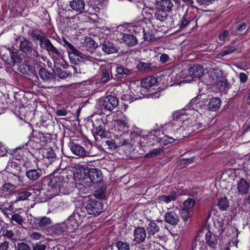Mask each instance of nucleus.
<instances>
[{
    "label": "nucleus",
    "instance_id": "nucleus-13",
    "mask_svg": "<svg viewBox=\"0 0 250 250\" xmlns=\"http://www.w3.org/2000/svg\"><path fill=\"white\" fill-rule=\"evenodd\" d=\"M64 223L57 224L49 227L46 231L47 234L52 236L60 235L63 234L65 232H67Z\"/></svg>",
    "mask_w": 250,
    "mask_h": 250
},
{
    "label": "nucleus",
    "instance_id": "nucleus-31",
    "mask_svg": "<svg viewBox=\"0 0 250 250\" xmlns=\"http://www.w3.org/2000/svg\"><path fill=\"white\" fill-rule=\"evenodd\" d=\"M173 5L170 0H161L157 2L156 9L166 11L167 13L171 10Z\"/></svg>",
    "mask_w": 250,
    "mask_h": 250
},
{
    "label": "nucleus",
    "instance_id": "nucleus-19",
    "mask_svg": "<svg viewBox=\"0 0 250 250\" xmlns=\"http://www.w3.org/2000/svg\"><path fill=\"white\" fill-rule=\"evenodd\" d=\"M71 152L75 155L79 156H84L86 155L87 150L84 147L76 143L75 142H69L68 144Z\"/></svg>",
    "mask_w": 250,
    "mask_h": 250
},
{
    "label": "nucleus",
    "instance_id": "nucleus-48",
    "mask_svg": "<svg viewBox=\"0 0 250 250\" xmlns=\"http://www.w3.org/2000/svg\"><path fill=\"white\" fill-rule=\"evenodd\" d=\"M93 131L94 132V134L96 135V136H100L101 139L105 137L107 135V132L105 128H104V126L93 129Z\"/></svg>",
    "mask_w": 250,
    "mask_h": 250
},
{
    "label": "nucleus",
    "instance_id": "nucleus-61",
    "mask_svg": "<svg viewBox=\"0 0 250 250\" xmlns=\"http://www.w3.org/2000/svg\"><path fill=\"white\" fill-rule=\"evenodd\" d=\"M41 125L43 127H47L48 126L51 124L52 122L51 120L47 119L46 117L43 116L40 121Z\"/></svg>",
    "mask_w": 250,
    "mask_h": 250
},
{
    "label": "nucleus",
    "instance_id": "nucleus-16",
    "mask_svg": "<svg viewBox=\"0 0 250 250\" xmlns=\"http://www.w3.org/2000/svg\"><path fill=\"white\" fill-rule=\"evenodd\" d=\"M76 182V188L79 189V194H81L82 196L83 194L88 192L89 187L91 185L88 182L86 179H82L81 180H76L74 178Z\"/></svg>",
    "mask_w": 250,
    "mask_h": 250
},
{
    "label": "nucleus",
    "instance_id": "nucleus-15",
    "mask_svg": "<svg viewBox=\"0 0 250 250\" xmlns=\"http://www.w3.org/2000/svg\"><path fill=\"white\" fill-rule=\"evenodd\" d=\"M134 241L137 244L144 242L146 238V230L143 227L135 228L133 231Z\"/></svg>",
    "mask_w": 250,
    "mask_h": 250
},
{
    "label": "nucleus",
    "instance_id": "nucleus-9",
    "mask_svg": "<svg viewBox=\"0 0 250 250\" xmlns=\"http://www.w3.org/2000/svg\"><path fill=\"white\" fill-rule=\"evenodd\" d=\"M118 104V100L114 96L109 95L101 99L99 102V105L101 109L112 111L116 108Z\"/></svg>",
    "mask_w": 250,
    "mask_h": 250
},
{
    "label": "nucleus",
    "instance_id": "nucleus-26",
    "mask_svg": "<svg viewBox=\"0 0 250 250\" xmlns=\"http://www.w3.org/2000/svg\"><path fill=\"white\" fill-rule=\"evenodd\" d=\"M213 84L215 85L221 91H226L229 88V83L224 77L218 78L217 81Z\"/></svg>",
    "mask_w": 250,
    "mask_h": 250
},
{
    "label": "nucleus",
    "instance_id": "nucleus-52",
    "mask_svg": "<svg viewBox=\"0 0 250 250\" xmlns=\"http://www.w3.org/2000/svg\"><path fill=\"white\" fill-rule=\"evenodd\" d=\"M10 222H15L17 224L21 225L23 222V219L19 213H14L10 217Z\"/></svg>",
    "mask_w": 250,
    "mask_h": 250
},
{
    "label": "nucleus",
    "instance_id": "nucleus-2",
    "mask_svg": "<svg viewBox=\"0 0 250 250\" xmlns=\"http://www.w3.org/2000/svg\"><path fill=\"white\" fill-rule=\"evenodd\" d=\"M67 176L64 173L55 172L51 177L48 185L52 189L63 194H69L71 191L70 185Z\"/></svg>",
    "mask_w": 250,
    "mask_h": 250
},
{
    "label": "nucleus",
    "instance_id": "nucleus-6",
    "mask_svg": "<svg viewBox=\"0 0 250 250\" xmlns=\"http://www.w3.org/2000/svg\"><path fill=\"white\" fill-rule=\"evenodd\" d=\"M19 47L20 50L30 59L37 60L43 57L34 47L33 43L24 37L20 41Z\"/></svg>",
    "mask_w": 250,
    "mask_h": 250
},
{
    "label": "nucleus",
    "instance_id": "nucleus-30",
    "mask_svg": "<svg viewBox=\"0 0 250 250\" xmlns=\"http://www.w3.org/2000/svg\"><path fill=\"white\" fill-rule=\"evenodd\" d=\"M203 74V68L199 65H194L189 68V74L193 78H200Z\"/></svg>",
    "mask_w": 250,
    "mask_h": 250
},
{
    "label": "nucleus",
    "instance_id": "nucleus-43",
    "mask_svg": "<svg viewBox=\"0 0 250 250\" xmlns=\"http://www.w3.org/2000/svg\"><path fill=\"white\" fill-rule=\"evenodd\" d=\"M14 236V232L12 229L8 230L7 229H4L2 230L1 236H0V240L3 237L2 240L8 239L12 241H14L15 239L13 238Z\"/></svg>",
    "mask_w": 250,
    "mask_h": 250
},
{
    "label": "nucleus",
    "instance_id": "nucleus-51",
    "mask_svg": "<svg viewBox=\"0 0 250 250\" xmlns=\"http://www.w3.org/2000/svg\"><path fill=\"white\" fill-rule=\"evenodd\" d=\"M87 144L90 146L89 149L87 151L88 155L89 156H97L100 154V151L97 150V148L95 146L92 145V142H87Z\"/></svg>",
    "mask_w": 250,
    "mask_h": 250
},
{
    "label": "nucleus",
    "instance_id": "nucleus-56",
    "mask_svg": "<svg viewBox=\"0 0 250 250\" xmlns=\"http://www.w3.org/2000/svg\"><path fill=\"white\" fill-rule=\"evenodd\" d=\"M39 44L41 48H43L45 50L47 49V48L50 46V45L52 44L50 40L46 36H45L43 38V39L41 42L39 43Z\"/></svg>",
    "mask_w": 250,
    "mask_h": 250
},
{
    "label": "nucleus",
    "instance_id": "nucleus-24",
    "mask_svg": "<svg viewBox=\"0 0 250 250\" xmlns=\"http://www.w3.org/2000/svg\"><path fill=\"white\" fill-rule=\"evenodd\" d=\"M165 221L171 225H176L179 222L178 215L174 211L167 212L165 216Z\"/></svg>",
    "mask_w": 250,
    "mask_h": 250
},
{
    "label": "nucleus",
    "instance_id": "nucleus-27",
    "mask_svg": "<svg viewBox=\"0 0 250 250\" xmlns=\"http://www.w3.org/2000/svg\"><path fill=\"white\" fill-rule=\"evenodd\" d=\"M116 74L115 77L117 79H122L131 74L132 71L130 69L124 66H118L116 69Z\"/></svg>",
    "mask_w": 250,
    "mask_h": 250
},
{
    "label": "nucleus",
    "instance_id": "nucleus-12",
    "mask_svg": "<svg viewBox=\"0 0 250 250\" xmlns=\"http://www.w3.org/2000/svg\"><path fill=\"white\" fill-rule=\"evenodd\" d=\"M52 223V220L50 217L46 216L37 217L33 220V224L37 228L44 230L48 229L49 226Z\"/></svg>",
    "mask_w": 250,
    "mask_h": 250
},
{
    "label": "nucleus",
    "instance_id": "nucleus-20",
    "mask_svg": "<svg viewBox=\"0 0 250 250\" xmlns=\"http://www.w3.org/2000/svg\"><path fill=\"white\" fill-rule=\"evenodd\" d=\"M7 182H9L14 187L17 188L24 185L22 180L23 177H21L20 175H16L12 173V172L7 173Z\"/></svg>",
    "mask_w": 250,
    "mask_h": 250
},
{
    "label": "nucleus",
    "instance_id": "nucleus-40",
    "mask_svg": "<svg viewBox=\"0 0 250 250\" xmlns=\"http://www.w3.org/2000/svg\"><path fill=\"white\" fill-rule=\"evenodd\" d=\"M217 206L218 208L222 211L227 210L229 206V202L227 197L224 196L218 200Z\"/></svg>",
    "mask_w": 250,
    "mask_h": 250
},
{
    "label": "nucleus",
    "instance_id": "nucleus-35",
    "mask_svg": "<svg viewBox=\"0 0 250 250\" xmlns=\"http://www.w3.org/2000/svg\"><path fill=\"white\" fill-rule=\"evenodd\" d=\"M106 118L103 117H101L100 116L93 117V119L91 120L90 122L93 128H96L97 127H101L105 125V124H107L106 122Z\"/></svg>",
    "mask_w": 250,
    "mask_h": 250
},
{
    "label": "nucleus",
    "instance_id": "nucleus-46",
    "mask_svg": "<svg viewBox=\"0 0 250 250\" xmlns=\"http://www.w3.org/2000/svg\"><path fill=\"white\" fill-rule=\"evenodd\" d=\"M10 50V55L13 63H18L21 62L22 58L20 55L18 51H14Z\"/></svg>",
    "mask_w": 250,
    "mask_h": 250
},
{
    "label": "nucleus",
    "instance_id": "nucleus-7",
    "mask_svg": "<svg viewBox=\"0 0 250 250\" xmlns=\"http://www.w3.org/2000/svg\"><path fill=\"white\" fill-rule=\"evenodd\" d=\"M78 212H74L70 215L63 223L65 226L67 233H71L75 231L78 228V227L81 224L82 220L78 208L77 209Z\"/></svg>",
    "mask_w": 250,
    "mask_h": 250
},
{
    "label": "nucleus",
    "instance_id": "nucleus-49",
    "mask_svg": "<svg viewBox=\"0 0 250 250\" xmlns=\"http://www.w3.org/2000/svg\"><path fill=\"white\" fill-rule=\"evenodd\" d=\"M115 246L118 250H130V246L128 243L122 241L116 242Z\"/></svg>",
    "mask_w": 250,
    "mask_h": 250
},
{
    "label": "nucleus",
    "instance_id": "nucleus-64",
    "mask_svg": "<svg viewBox=\"0 0 250 250\" xmlns=\"http://www.w3.org/2000/svg\"><path fill=\"white\" fill-rule=\"evenodd\" d=\"M32 250H45L46 249V245L42 244L41 242L34 244Z\"/></svg>",
    "mask_w": 250,
    "mask_h": 250
},
{
    "label": "nucleus",
    "instance_id": "nucleus-1",
    "mask_svg": "<svg viewBox=\"0 0 250 250\" xmlns=\"http://www.w3.org/2000/svg\"><path fill=\"white\" fill-rule=\"evenodd\" d=\"M73 177L76 180L86 179L91 185L97 184L103 180L102 171L96 168L89 167L87 166H79L73 171Z\"/></svg>",
    "mask_w": 250,
    "mask_h": 250
},
{
    "label": "nucleus",
    "instance_id": "nucleus-59",
    "mask_svg": "<svg viewBox=\"0 0 250 250\" xmlns=\"http://www.w3.org/2000/svg\"><path fill=\"white\" fill-rule=\"evenodd\" d=\"M180 215L182 219L186 222L190 217V212L188 208H183L181 211Z\"/></svg>",
    "mask_w": 250,
    "mask_h": 250
},
{
    "label": "nucleus",
    "instance_id": "nucleus-11",
    "mask_svg": "<svg viewBox=\"0 0 250 250\" xmlns=\"http://www.w3.org/2000/svg\"><path fill=\"white\" fill-rule=\"evenodd\" d=\"M168 15L166 11L156 9L154 15L152 16L151 23L153 26L154 24H157L158 27L164 26V23Z\"/></svg>",
    "mask_w": 250,
    "mask_h": 250
},
{
    "label": "nucleus",
    "instance_id": "nucleus-18",
    "mask_svg": "<svg viewBox=\"0 0 250 250\" xmlns=\"http://www.w3.org/2000/svg\"><path fill=\"white\" fill-rule=\"evenodd\" d=\"M188 114L187 110L181 109L174 112L172 117L173 120L182 122L185 125H188V123L191 121L189 118H187Z\"/></svg>",
    "mask_w": 250,
    "mask_h": 250
},
{
    "label": "nucleus",
    "instance_id": "nucleus-22",
    "mask_svg": "<svg viewBox=\"0 0 250 250\" xmlns=\"http://www.w3.org/2000/svg\"><path fill=\"white\" fill-rule=\"evenodd\" d=\"M218 237L208 230L205 235L206 243L210 248L215 249L218 245Z\"/></svg>",
    "mask_w": 250,
    "mask_h": 250
},
{
    "label": "nucleus",
    "instance_id": "nucleus-34",
    "mask_svg": "<svg viewBox=\"0 0 250 250\" xmlns=\"http://www.w3.org/2000/svg\"><path fill=\"white\" fill-rule=\"evenodd\" d=\"M39 73L41 78L44 81L49 82L55 79L54 75L47 71L45 68H40Z\"/></svg>",
    "mask_w": 250,
    "mask_h": 250
},
{
    "label": "nucleus",
    "instance_id": "nucleus-14",
    "mask_svg": "<svg viewBox=\"0 0 250 250\" xmlns=\"http://www.w3.org/2000/svg\"><path fill=\"white\" fill-rule=\"evenodd\" d=\"M237 189L239 194H247L250 189V181L241 178L237 182Z\"/></svg>",
    "mask_w": 250,
    "mask_h": 250
},
{
    "label": "nucleus",
    "instance_id": "nucleus-36",
    "mask_svg": "<svg viewBox=\"0 0 250 250\" xmlns=\"http://www.w3.org/2000/svg\"><path fill=\"white\" fill-rule=\"evenodd\" d=\"M149 223L146 227V230L149 236H153L160 230V228L155 220H149Z\"/></svg>",
    "mask_w": 250,
    "mask_h": 250
},
{
    "label": "nucleus",
    "instance_id": "nucleus-44",
    "mask_svg": "<svg viewBox=\"0 0 250 250\" xmlns=\"http://www.w3.org/2000/svg\"><path fill=\"white\" fill-rule=\"evenodd\" d=\"M111 76V72L110 70L104 68L102 70V74H101V83H107L110 80V78Z\"/></svg>",
    "mask_w": 250,
    "mask_h": 250
},
{
    "label": "nucleus",
    "instance_id": "nucleus-58",
    "mask_svg": "<svg viewBox=\"0 0 250 250\" xmlns=\"http://www.w3.org/2000/svg\"><path fill=\"white\" fill-rule=\"evenodd\" d=\"M16 250H31L30 246L23 242L18 243L16 247Z\"/></svg>",
    "mask_w": 250,
    "mask_h": 250
},
{
    "label": "nucleus",
    "instance_id": "nucleus-33",
    "mask_svg": "<svg viewBox=\"0 0 250 250\" xmlns=\"http://www.w3.org/2000/svg\"><path fill=\"white\" fill-rule=\"evenodd\" d=\"M103 143L104 142L105 144L104 145V146H106L105 148L106 149H108L110 150H114L118 147L120 146H122L124 145L125 146H131L132 144L131 143H128V142H119L118 143H115V142H102Z\"/></svg>",
    "mask_w": 250,
    "mask_h": 250
},
{
    "label": "nucleus",
    "instance_id": "nucleus-62",
    "mask_svg": "<svg viewBox=\"0 0 250 250\" xmlns=\"http://www.w3.org/2000/svg\"><path fill=\"white\" fill-rule=\"evenodd\" d=\"M12 210L11 208H5L2 211V213L5 217L7 219V220H10V217L11 215H12Z\"/></svg>",
    "mask_w": 250,
    "mask_h": 250
},
{
    "label": "nucleus",
    "instance_id": "nucleus-10",
    "mask_svg": "<svg viewBox=\"0 0 250 250\" xmlns=\"http://www.w3.org/2000/svg\"><path fill=\"white\" fill-rule=\"evenodd\" d=\"M63 41L64 43V46H66L68 48L69 59L73 63L76 64L77 62L79 61L78 57H80L81 59H82L83 57L82 55H83V54L65 39H63Z\"/></svg>",
    "mask_w": 250,
    "mask_h": 250
},
{
    "label": "nucleus",
    "instance_id": "nucleus-54",
    "mask_svg": "<svg viewBox=\"0 0 250 250\" xmlns=\"http://www.w3.org/2000/svg\"><path fill=\"white\" fill-rule=\"evenodd\" d=\"M31 195V193L28 190H24L19 192L17 196V199L23 201L27 199Z\"/></svg>",
    "mask_w": 250,
    "mask_h": 250
},
{
    "label": "nucleus",
    "instance_id": "nucleus-25",
    "mask_svg": "<svg viewBox=\"0 0 250 250\" xmlns=\"http://www.w3.org/2000/svg\"><path fill=\"white\" fill-rule=\"evenodd\" d=\"M44 158L46 159L47 163L51 164L58 159L57 154L52 147L42 151Z\"/></svg>",
    "mask_w": 250,
    "mask_h": 250
},
{
    "label": "nucleus",
    "instance_id": "nucleus-41",
    "mask_svg": "<svg viewBox=\"0 0 250 250\" xmlns=\"http://www.w3.org/2000/svg\"><path fill=\"white\" fill-rule=\"evenodd\" d=\"M30 36L34 41H39V43L45 37L44 34L42 31L36 29L32 30Z\"/></svg>",
    "mask_w": 250,
    "mask_h": 250
},
{
    "label": "nucleus",
    "instance_id": "nucleus-28",
    "mask_svg": "<svg viewBox=\"0 0 250 250\" xmlns=\"http://www.w3.org/2000/svg\"><path fill=\"white\" fill-rule=\"evenodd\" d=\"M157 83V79L153 76H148L142 80L141 85L143 88L147 90L155 85Z\"/></svg>",
    "mask_w": 250,
    "mask_h": 250
},
{
    "label": "nucleus",
    "instance_id": "nucleus-38",
    "mask_svg": "<svg viewBox=\"0 0 250 250\" xmlns=\"http://www.w3.org/2000/svg\"><path fill=\"white\" fill-rule=\"evenodd\" d=\"M177 196V192L173 189L170 191V195H162L159 197V199L161 201L168 204L171 201H175L176 199Z\"/></svg>",
    "mask_w": 250,
    "mask_h": 250
},
{
    "label": "nucleus",
    "instance_id": "nucleus-23",
    "mask_svg": "<svg viewBox=\"0 0 250 250\" xmlns=\"http://www.w3.org/2000/svg\"><path fill=\"white\" fill-rule=\"evenodd\" d=\"M69 5L73 10L82 14L84 11L85 3L84 0H72L70 1Z\"/></svg>",
    "mask_w": 250,
    "mask_h": 250
},
{
    "label": "nucleus",
    "instance_id": "nucleus-39",
    "mask_svg": "<svg viewBox=\"0 0 250 250\" xmlns=\"http://www.w3.org/2000/svg\"><path fill=\"white\" fill-rule=\"evenodd\" d=\"M106 185L102 184V186L98 188L94 191V196L96 199H103L105 198L106 195Z\"/></svg>",
    "mask_w": 250,
    "mask_h": 250
},
{
    "label": "nucleus",
    "instance_id": "nucleus-47",
    "mask_svg": "<svg viewBox=\"0 0 250 250\" xmlns=\"http://www.w3.org/2000/svg\"><path fill=\"white\" fill-rule=\"evenodd\" d=\"M9 182H5L3 185L0 188L3 192H8L9 193L14 191L16 187H14Z\"/></svg>",
    "mask_w": 250,
    "mask_h": 250
},
{
    "label": "nucleus",
    "instance_id": "nucleus-45",
    "mask_svg": "<svg viewBox=\"0 0 250 250\" xmlns=\"http://www.w3.org/2000/svg\"><path fill=\"white\" fill-rule=\"evenodd\" d=\"M163 152V148L159 147L158 148L153 149L152 150L146 153L145 155V158H152L160 155L161 152Z\"/></svg>",
    "mask_w": 250,
    "mask_h": 250
},
{
    "label": "nucleus",
    "instance_id": "nucleus-37",
    "mask_svg": "<svg viewBox=\"0 0 250 250\" xmlns=\"http://www.w3.org/2000/svg\"><path fill=\"white\" fill-rule=\"evenodd\" d=\"M221 104V100L218 97H213L210 99L208 108L210 111H215L220 107Z\"/></svg>",
    "mask_w": 250,
    "mask_h": 250
},
{
    "label": "nucleus",
    "instance_id": "nucleus-21",
    "mask_svg": "<svg viewBox=\"0 0 250 250\" xmlns=\"http://www.w3.org/2000/svg\"><path fill=\"white\" fill-rule=\"evenodd\" d=\"M119 49V47L112 42H105L102 44V50L107 54L116 53Z\"/></svg>",
    "mask_w": 250,
    "mask_h": 250
},
{
    "label": "nucleus",
    "instance_id": "nucleus-8",
    "mask_svg": "<svg viewBox=\"0 0 250 250\" xmlns=\"http://www.w3.org/2000/svg\"><path fill=\"white\" fill-rule=\"evenodd\" d=\"M23 167L25 168V176L30 181H36L42 175L41 169L37 166L35 168L31 166L30 162H25Z\"/></svg>",
    "mask_w": 250,
    "mask_h": 250
},
{
    "label": "nucleus",
    "instance_id": "nucleus-55",
    "mask_svg": "<svg viewBox=\"0 0 250 250\" xmlns=\"http://www.w3.org/2000/svg\"><path fill=\"white\" fill-rule=\"evenodd\" d=\"M49 55L53 60H60L62 58L61 53L56 47L54 48Z\"/></svg>",
    "mask_w": 250,
    "mask_h": 250
},
{
    "label": "nucleus",
    "instance_id": "nucleus-50",
    "mask_svg": "<svg viewBox=\"0 0 250 250\" xmlns=\"http://www.w3.org/2000/svg\"><path fill=\"white\" fill-rule=\"evenodd\" d=\"M44 134L40 131H33L31 136L29 137V141H34V140H40L42 141V138H44Z\"/></svg>",
    "mask_w": 250,
    "mask_h": 250
},
{
    "label": "nucleus",
    "instance_id": "nucleus-53",
    "mask_svg": "<svg viewBox=\"0 0 250 250\" xmlns=\"http://www.w3.org/2000/svg\"><path fill=\"white\" fill-rule=\"evenodd\" d=\"M139 69L145 71L146 72H149L152 70V64L148 63L140 62L138 65Z\"/></svg>",
    "mask_w": 250,
    "mask_h": 250
},
{
    "label": "nucleus",
    "instance_id": "nucleus-4",
    "mask_svg": "<svg viewBox=\"0 0 250 250\" xmlns=\"http://www.w3.org/2000/svg\"><path fill=\"white\" fill-rule=\"evenodd\" d=\"M78 209L82 217H85L86 213L97 215L104 211V206L102 202L97 199H90Z\"/></svg>",
    "mask_w": 250,
    "mask_h": 250
},
{
    "label": "nucleus",
    "instance_id": "nucleus-42",
    "mask_svg": "<svg viewBox=\"0 0 250 250\" xmlns=\"http://www.w3.org/2000/svg\"><path fill=\"white\" fill-rule=\"evenodd\" d=\"M237 49V46L230 45L225 47L224 50L217 54L218 58L223 57L226 55L233 53Z\"/></svg>",
    "mask_w": 250,
    "mask_h": 250
},
{
    "label": "nucleus",
    "instance_id": "nucleus-17",
    "mask_svg": "<svg viewBox=\"0 0 250 250\" xmlns=\"http://www.w3.org/2000/svg\"><path fill=\"white\" fill-rule=\"evenodd\" d=\"M41 142H27L26 143L22 146L17 147L16 151L18 149H26L29 152L32 154L36 152L37 150L42 148V145L40 144Z\"/></svg>",
    "mask_w": 250,
    "mask_h": 250
},
{
    "label": "nucleus",
    "instance_id": "nucleus-29",
    "mask_svg": "<svg viewBox=\"0 0 250 250\" xmlns=\"http://www.w3.org/2000/svg\"><path fill=\"white\" fill-rule=\"evenodd\" d=\"M191 14V12H189L188 9H187L178 24L180 28L186 27L193 20Z\"/></svg>",
    "mask_w": 250,
    "mask_h": 250
},
{
    "label": "nucleus",
    "instance_id": "nucleus-32",
    "mask_svg": "<svg viewBox=\"0 0 250 250\" xmlns=\"http://www.w3.org/2000/svg\"><path fill=\"white\" fill-rule=\"evenodd\" d=\"M122 41L129 46H133L138 43L137 38L133 35L125 34L122 37Z\"/></svg>",
    "mask_w": 250,
    "mask_h": 250
},
{
    "label": "nucleus",
    "instance_id": "nucleus-3",
    "mask_svg": "<svg viewBox=\"0 0 250 250\" xmlns=\"http://www.w3.org/2000/svg\"><path fill=\"white\" fill-rule=\"evenodd\" d=\"M130 138L132 141L142 139L152 140V141H167L169 139L161 130H153L149 132L147 130H140L138 128L133 129L130 133Z\"/></svg>",
    "mask_w": 250,
    "mask_h": 250
},
{
    "label": "nucleus",
    "instance_id": "nucleus-5",
    "mask_svg": "<svg viewBox=\"0 0 250 250\" xmlns=\"http://www.w3.org/2000/svg\"><path fill=\"white\" fill-rule=\"evenodd\" d=\"M114 129H112V133L114 135L115 138L123 140V141H127L128 139L125 137L128 135V133L126 132L129 127L128 119L125 116H123L121 118L114 121Z\"/></svg>",
    "mask_w": 250,
    "mask_h": 250
},
{
    "label": "nucleus",
    "instance_id": "nucleus-57",
    "mask_svg": "<svg viewBox=\"0 0 250 250\" xmlns=\"http://www.w3.org/2000/svg\"><path fill=\"white\" fill-rule=\"evenodd\" d=\"M84 45L86 47H89L91 48H95L97 47V43L90 38L86 39Z\"/></svg>",
    "mask_w": 250,
    "mask_h": 250
},
{
    "label": "nucleus",
    "instance_id": "nucleus-63",
    "mask_svg": "<svg viewBox=\"0 0 250 250\" xmlns=\"http://www.w3.org/2000/svg\"><path fill=\"white\" fill-rule=\"evenodd\" d=\"M144 38L146 41L150 42L155 39V35L153 33H150L149 32H145V30H143Z\"/></svg>",
    "mask_w": 250,
    "mask_h": 250
},
{
    "label": "nucleus",
    "instance_id": "nucleus-60",
    "mask_svg": "<svg viewBox=\"0 0 250 250\" xmlns=\"http://www.w3.org/2000/svg\"><path fill=\"white\" fill-rule=\"evenodd\" d=\"M195 204V201L194 199L188 198L184 202V206L188 208H192Z\"/></svg>",
    "mask_w": 250,
    "mask_h": 250
}]
</instances>
